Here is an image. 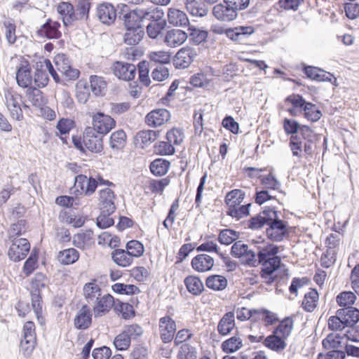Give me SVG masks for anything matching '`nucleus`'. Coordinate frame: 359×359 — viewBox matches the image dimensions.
I'll return each instance as SVG.
<instances>
[{
    "label": "nucleus",
    "mask_w": 359,
    "mask_h": 359,
    "mask_svg": "<svg viewBox=\"0 0 359 359\" xmlns=\"http://www.w3.org/2000/svg\"><path fill=\"white\" fill-rule=\"evenodd\" d=\"M293 329V320L290 318L283 320L271 335V350L281 353L287 346L286 340Z\"/></svg>",
    "instance_id": "f257e3e1"
},
{
    "label": "nucleus",
    "mask_w": 359,
    "mask_h": 359,
    "mask_svg": "<svg viewBox=\"0 0 359 359\" xmlns=\"http://www.w3.org/2000/svg\"><path fill=\"white\" fill-rule=\"evenodd\" d=\"M212 30L217 34H225L228 38L238 42H241L254 32L253 27L250 26H239L233 29H224L222 27L214 26Z\"/></svg>",
    "instance_id": "f03ea898"
},
{
    "label": "nucleus",
    "mask_w": 359,
    "mask_h": 359,
    "mask_svg": "<svg viewBox=\"0 0 359 359\" xmlns=\"http://www.w3.org/2000/svg\"><path fill=\"white\" fill-rule=\"evenodd\" d=\"M92 125L90 128H93L99 135H104L116 126V121L110 116L97 112L92 116Z\"/></svg>",
    "instance_id": "7ed1b4c3"
},
{
    "label": "nucleus",
    "mask_w": 359,
    "mask_h": 359,
    "mask_svg": "<svg viewBox=\"0 0 359 359\" xmlns=\"http://www.w3.org/2000/svg\"><path fill=\"white\" fill-rule=\"evenodd\" d=\"M8 251V256L13 262L25 259L30 250V244L26 238H14Z\"/></svg>",
    "instance_id": "20e7f679"
},
{
    "label": "nucleus",
    "mask_w": 359,
    "mask_h": 359,
    "mask_svg": "<svg viewBox=\"0 0 359 359\" xmlns=\"http://www.w3.org/2000/svg\"><path fill=\"white\" fill-rule=\"evenodd\" d=\"M231 255L239 258L243 263L248 265L255 266L257 260L256 259L255 252L248 249V246L242 241L236 242L231 247Z\"/></svg>",
    "instance_id": "39448f33"
},
{
    "label": "nucleus",
    "mask_w": 359,
    "mask_h": 359,
    "mask_svg": "<svg viewBox=\"0 0 359 359\" xmlns=\"http://www.w3.org/2000/svg\"><path fill=\"white\" fill-rule=\"evenodd\" d=\"M83 143L84 147L92 152L100 153L103 149L102 137L90 127H87L84 130Z\"/></svg>",
    "instance_id": "423d86ee"
},
{
    "label": "nucleus",
    "mask_w": 359,
    "mask_h": 359,
    "mask_svg": "<svg viewBox=\"0 0 359 359\" xmlns=\"http://www.w3.org/2000/svg\"><path fill=\"white\" fill-rule=\"evenodd\" d=\"M176 330V323L170 316H165L159 319L158 332L163 343H169L173 339Z\"/></svg>",
    "instance_id": "0eeeda50"
},
{
    "label": "nucleus",
    "mask_w": 359,
    "mask_h": 359,
    "mask_svg": "<svg viewBox=\"0 0 359 359\" xmlns=\"http://www.w3.org/2000/svg\"><path fill=\"white\" fill-rule=\"evenodd\" d=\"M5 98L6 104L11 117L17 121L22 120L23 114L20 106V103L22 102L21 95L13 91H8L5 94Z\"/></svg>",
    "instance_id": "6e6552de"
},
{
    "label": "nucleus",
    "mask_w": 359,
    "mask_h": 359,
    "mask_svg": "<svg viewBox=\"0 0 359 359\" xmlns=\"http://www.w3.org/2000/svg\"><path fill=\"white\" fill-rule=\"evenodd\" d=\"M98 181L94 177H88L84 175H79L75 177L74 187L77 191L85 196H90L95 193Z\"/></svg>",
    "instance_id": "1a4fd4ad"
},
{
    "label": "nucleus",
    "mask_w": 359,
    "mask_h": 359,
    "mask_svg": "<svg viewBox=\"0 0 359 359\" xmlns=\"http://www.w3.org/2000/svg\"><path fill=\"white\" fill-rule=\"evenodd\" d=\"M170 119V114L165 109H155L145 116V123L151 128H157L167 123Z\"/></svg>",
    "instance_id": "9d476101"
},
{
    "label": "nucleus",
    "mask_w": 359,
    "mask_h": 359,
    "mask_svg": "<svg viewBox=\"0 0 359 359\" xmlns=\"http://www.w3.org/2000/svg\"><path fill=\"white\" fill-rule=\"evenodd\" d=\"M197 54L194 48L184 47L181 48L175 55L173 64L177 69H185L189 67Z\"/></svg>",
    "instance_id": "9b49d317"
},
{
    "label": "nucleus",
    "mask_w": 359,
    "mask_h": 359,
    "mask_svg": "<svg viewBox=\"0 0 359 359\" xmlns=\"http://www.w3.org/2000/svg\"><path fill=\"white\" fill-rule=\"evenodd\" d=\"M111 68L114 75L124 81L133 80L136 74V67L130 63L117 61Z\"/></svg>",
    "instance_id": "f8f14e48"
},
{
    "label": "nucleus",
    "mask_w": 359,
    "mask_h": 359,
    "mask_svg": "<svg viewBox=\"0 0 359 359\" xmlns=\"http://www.w3.org/2000/svg\"><path fill=\"white\" fill-rule=\"evenodd\" d=\"M93 311L95 318L101 317L107 313L112 306H115L116 302L114 297L109 294H105L99 297L97 301L93 302Z\"/></svg>",
    "instance_id": "ddd939ff"
},
{
    "label": "nucleus",
    "mask_w": 359,
    "mask_h": 359,
    "mask_svg": "<svg viewBox=\"0 0 359 359\" xmlns=\"http://www.w3.org/2000/svg\"><path fill=\"white\" fill-rule=\"evenodd\" d=\"M271 215V240L280 241L287 234V230L285 223L278 217L277 212L273 211Z\"/></svg>",
    "instance_id": "4468645a"
},
{
    "label": "nucleus",
    "mask_w": 359,
    "mask_h": 359,
    "mask_svg": "<svg viewBox=\"0 0 359 359\" xmlns=\"http://www.w3.org/2000/svg\"><path fill=\"white\" fill-rule=\"evenodd\" d=\"M16 81L18 86L24 88L32 86L33 76L31 66L28 62H22L18 66L16 72Z\"/></svg>",
    "instance_id": "2eb2a0df"
},
{
    "label": "nucleus",
    "mask_w": 359,
    "mask_h": 359,
    "mask_svg": "<svg viewBox=\"0 0 359 359\" xmlns=\"http://www.w3.org/2000/svg\"><path fill=\"white\" fill-rule=\"evenodd\" d=\"M99 204L101 210L112 214L116 210L115 195L109 188L101 189L99 192Z\"/></svg>",
    "instance_id": "dca6fc26"
},
{
    "label": "nucleus",
    "mask_w": 359,
    "mask_h": 359,
    "mask_svg": "<svg viewBox=\"0 0 359 359\" xmlns=\"http://www.w3.org/2000/svg\"><path fill=\"white\" fill-rule=\"evenodd\" d=\"M97 15L103 24L110 25L113 24L116 20V12L111 4L103 3L97 7Z\"/></svg>",
    "instance_id": "f3484780"
},
{
    "label": "nucleus",
    "mask_w": 359,
    "mask_h": 359,
    "mask_svg": "<svg viewBox=\"0 0 359 359\" xmlns=\"http://www.w3.org/2000/svg\"><path fill=\"white\" fill-rule=\"evenodd\" d=\"M215 264L214 259L206 254H201L194 257L191 260L192 268L199 272L204 273L210 271Z\"/></svg>",
    "instance_id": "a211bd4d"
},
{
    "label": "nucleus",
    "mask_w": 359,
    "mask_h": 359,
    "mask_svg": "<svg viewBox=\"0 0 359 359\" xmlns=\"http://www.w3.org/2000/svg\"><path fill=\"white\" fill-rule=\"evenodd\" d=\"M213 15L219 20L229 22L234 20L237 16V12L227 4H219L213 7Z\"/></svg>",
    "instance_id": "6ab92c4d"
},
{
    "label": "nucleus",
    "mask_w": 359,
    "mask_h": 359,
    "mask_svg": "<svg viewBox=\"0 0 359 359\" xmlns=\"http://www.w3.org/2000/svg\"><path fill=\"white\" fill-rule=\"evenodd\" d=\"M187 39L186 32L181 29H172L165 34L164 42L171 48H176L183 44Z\"/></svg>",
    "instance_id": "aec40b11"
},
{
    "label": "nucleus",
    "mask_w": 359,
    "mask_h": 359,
    "mask_svg": "<svg viewBox=\"0 0 359 359\" xmlns=\"http://www.w3.org/2000/svg\"><path fill=\"white\" fill-rule=\"evenodd\" d=\"M83 293L87 302L91 304L99 299V297L102 294V291L97 283V280L93 279L83 285Z\"/></svg>",
    "instance_id": "412c9836"
},
{
    "label": "nucleus",
    "mask_w": 359,
    "mask_h": 359,
    "mask_svg": "<svg viewBox=\"0 0 359 359\" xmlns=\"http://www.w3.org/2000/svg\"><path fill=\"white\" fill-rule=\"evenodd\" d=\"M92 322L91 309L88 305H83L74 318V325L77 329H87Z\"/></svg>",
    "instance_id": "4be33fe9"
},
{
    "label": "nucleus",
    "mask_w": 359,
    "mask_h": 359,
    "mask_svg": "<svg viewBox=\"0 0 359 359\" xmlns=\"http://www.w3.org/2000/svg\"><path fill=\"white\" fill-rule=\"evenodd\" d=\"M258 263L262 264L264 268L262 269V276L267 278L269 276V243H262V245L257 246Z\"/></svg>",
    "instance_id": "5701e85b"
},
{
    "label": "nucleus",
    "mask_w": 359,
    "mask_h": 359,
    "mask_svg": "<svg viewBox=\"0 0 359 359\" xmlns=\"http://www.w3.org/2000/svg\"><path fill=\"white\" fill-rule=\"evenodd\" d=\"M279 271L281 276V281L279 282V285H276V292H281L282 290L279 289L281 285H285V278L288 276V270L285 267L284 265L281 264L280 257L273 256L271 257V279L273 276V273Z\"/></svg>",
    "instance_id": "b1692460"
},
{
    "label": "nucleus",
    "mask_w": 359,
    "mask_h": 359,
    "mask_svg": "<svg viewBox=\"0 0 359 359\" xmlns=\"http://www.w3.org/2000/svg\"><path fill=\"white\" fill-rule=\"evenodd\" d=\"M167 18L168 22L176 27H183L187 25L189 22L186 13L173 7L168 8Z\"/></svg>",
    "instance_id": "393cba45"
},
{
    "label": "nucleus",
    "mask_w": 359,
    "mask_h": 359,
    "mask_svg": "<svg viewBox=\"0 0 359 359\" xmlns=\"http://www.w3.org/2000/svg\"><path fill=\"white\" fill-rule=\"evenodd\" d=\"M337 314L341 316L347 327H353L359 321V310L354 307L338 309Z\"/></svg>",
    "instance_id": "a878e982"
},
{
    "label": "nucleus",
    "mask_w": 359,
    "mask_h": 359,
    "mask_svg": "<svg viewBox=\"0 0 359 359\" xmlns=\"http://www.w3.org/2000/svg\"><path fill=\"white\" fill-rule=\"evenodd\" d=\"M72 243L74 246L82 250L90 248L95 243L93 232L86 231L75 234L73 236Z\"/></svg>",
    "instance_id": "bb28decb"
},
{
    "label": "nucleus",
    "mask_w": 359,
    "mask_h": 359,
    "mask_svg": "<svg viewBox=\"0 0 359 359\" xmlns=\"http://www.w3.org/2000/svg\"><path fill=\"white\" fill-rule=\"evenodd\" d=\"M120 5H118V7ZM121 10L123 12H126L124 15V24L126 28L141 27L139 25L140 21L142 20L140 15H139L138 9L136 8L132 11L128 12V6L126 4H121Z\"/></svg>",
    "instance_id": "cd10ccee"
},
{
    "label": "nucleus",
    "mask_w": 359,
    "mask_h": 359,
    "mask_svg": "<svg viewBox=\"0 0 359 359\" xmlns=\"http://www.w3.org/2000/svg\"><path fill=\"white\" fill-rule=\"evenodd\" d=\"M139 15L142 20H150L151 22H158L160 20H165L163 19L164 12L158 7H150L146 9H138Z\"/></svg>",
    "instance_id": "c85d7f7f"
},
{
    "label": "nucleus",
    "mask_w": 359,
    "mask_h": 359,
    "mask_svg": "<svg viewBox=\"0 0 359 359\" xmlns=\"http://www.w3.org/2000/svg\"><path fill=\"white\" fill-rule=\"evenodd\" d=\"M235 327V315L233 312H228L220 319L217 331L222 335H226Z\"/></svg>",
    "instance_id": "c756f323"
},
{
    "label": "nucleus",
    "mask_w": 359,
    "mask_h": 359,
    "mask_svg": "<svg viewBox=\"0 0 359 359\" xmlns=\"http://www.w3.org/2000/svg\"><path fill=\"white\" fill-rule=\"evenodd\" d=\"M306 75L318 81H331L334 76L321 69L315 67H307L304 69Z\"/></svg>",
    "instance_id": "7c9ffc66"
},
{
    "label": "nucleus",
    "mask_w": 359,
    "mask_h": 359,
    "mask_svg": "<svg viewBox=\"0 0 359 359\" xmlns=\"http://www.w3.org/2000/svg\"><path fill=\"white\" fill-rule=\"evenodd\" d=\"M57 11L60 15L65 26H67L74 22V10L73 6L70 3L62 2L59 4Z\"/></svg>",
    "instance_id": "2f4dec72"
},
{
    "label": "nucleus",
    "mask_w": 359,
    "mask_h": 359,
    "mask_svg": "<svg viewBox=\"0 0 359 359\" xmlns=\"http://www.w3.org/2000/svg\"><path fill=\"white\" fill-rule=\"evenodd\" d=\"M79 258V252L73 248L61 250L57 254L58 262L63 265L75 263Z\"/></svg>",
    "instance_id": "473e14b6"
},
{
    "label": "nucleus",
    "mask_w": 359,
    "mask_h": 359,
    "mask_svg": "<svg viewBox=\"0 0 359 359\" xmlns=\"http://www.w3.org/2000/svg\"><path fill=\"white\" fill-rule=\"evenodd\" d=\"M60 23L55 21L48 20L45 23L39 30L42 36H46L49 39H58L61 36L59 31Z\"/></svg>",
    "instance_id": "72a5a7b5"
},
{
    "label": "nucleus",
    "mask_w": 359,
    "mask_h": 359,
    "mask_svg": "<svg viewBox=\"0 0 359 359\" xmlns=\"http://www.w3.org/2000/svg\"><path fill=\"white\" fill-rule=\"evenodd\" d=\"M113 261L118 266L126 267L130 266L133 259L128 251L123 249H116L111 252Z\"/></svg>",
    "instance_id": "f704fd0d"
},
{
    "label": "nucleus",
    "mask_w": 359,
    "mask_h": 359,
    "mask_svg": "<svg viewBox=\"0 0 359 359\" xmlns=\"http://www.w3.org/2000/svg\"><path fill=\"white\" fill-rule=\"evenodd\" d=\"M319 299L318 292L316 290L311 289L304 295L302 303L303 309L307 312H312L317 306Z\"/></svg>",
    "instance_id": "c9c22d12"
},
{
    "label": "nucleus",
    "mask_w": 359,
    "mask_h": 359,
    "mask_svg": "<svg viewBox=\"0 0 359 359\" xmlns=\"http://www.w3.org/2000/svg\"><path fill=\"white\" fill-rule=\"evenodd\" d=\"M184 284L188 291L194 295H199L204 290L203 282L196 276H187L184 279Z\"/></svg>",
    "instance_id": "e433bc0d"
},
{
    "label": "nucleus",
    "mask_w": 359,
    "mask_h": 359,
    "mask_svg": "<svg viewBox=\"0 0 359 359\" xmlns=\"http://www.w3.org/2000/svg\"><path fill=\"white\" fill-rule=\"evenodd\" d=\"M144 36V31L142 27L126 28V32L124 34V42L130 46H134L142 40Z\"/></svg>",
    "instance_id": "4c0bfd02"
},
{
    "label": "nucleus",
    "mask_w": 359,
    "mask_h": 359,
    "mask_svg": "<svg viewBox=\"0 0 359 359\" xmlns=\"http://www.w3.org/2000/svg\"><path fill=\"white\" fill-rule=\"evenodd\" d=\"M206 286L216 291H221L227 286V280L224 276L219 275H212L205 280Z\"/></svg>",
    "instance_id": "58836bf2"
},
{
    "label": "nucleus",
    "mask_w": 359,
    "mask_h": 359,
    "mask_svg": "<svg viewBox=\"0 0 359 359\" xmlns=\"http://www.w3.org/2000/svg\"><path fill=\"white\" fill-rule=\"evenodd\" d=\"M212 80V74L201 72L195 74L191 77L190 83L195 87L206 88L210 86Z\"/></svg>",
    "instance_id": "ea45409f"
},
{
    "label": "nucleus",
    "mask_w": 359,
    "mask_h": 359,
    "mask_svg": "<svg viewBox=\"0 0 359 359\" xmlns=\"http://www.w3.org/2000/svg\"><path fill=\"white\" fill-rule=\"evenodd\" d=\"M344 337L339 334L330 333L323 340L322 345L326 350L339 349L341 346Z\"/></svg>",
    "instance_id": "a19ab883"
},
{
    "label": "nucleus",
    "mask_w": 359,
    "mask_h": 359,
    "mask_svg": "<svg viewBox=\"0 0 359 359\" xmlns=\"http://www.w3.org/2000/svg\"><path fill=\"white\" fill-rule=\"evenodd\" d=\"M187 11L194 16L203 17L207 14V9L198 0H183Z\"/></svg>",
    "instance_id": "79ce46f5"
},
{
    "label": "nucleus",
    "mask_w": 359,
    "mask_h": 359,
    "mask_svg": "<svg viewBox=\"0 0 359 359\" xmlns=\"http://www.w3.org/2000/svg\"><path fill=\"white\" fill-rule=\"evenodd\" d=\"M27 101L35 107H41L44 104L42 92L36 88H29L26 93Z\"/></svg>",
    "instance_id": "37998d69"
},
{
    "label": "nucleus",
    "mask_w": 359,
    "mask_h": 359,
    "mask_svg": "<svg viewBox=\"0 0 359 359\" xmlns=\"http://www.w3.org/2000/svg\"><path fill=\"white\" fill-rule=\"evenodd\" d=\"M245 198V194L239 189L229 192L225 197V202L229 207L239 205Z\"/></svg>",
    "instance_id": "c03bdc74"
},
{
    "label": "nucleus",
    "mask_w": 359,
    "mask_h": 359,
    "mask_svg": "<svg viewBox=\"0 0 359 359\" xmlns=\"http://www.w3.org/2000/svg\"><path fill=\"white\" fill-rule=\"evenodd\" d=\"M170 163L168 161L158 158L154 160L150 165L151 172L158 176L166 174L169 168Z\"/></svg>",
    "instance_id": "a18cd8bd"
},
{
    "label": "nucleus",
    "mask_w": 359,
    "mask_h": 359,
    "mask_svg": "<svg viewBox=\"0 0 359 359\" xmlns=\"http://www.w3.org/2000/svg\"><path fill=\"white\" fill-rule=\"evenodd\" d=\"M242 346V339L238 336H234L224 341L222 344V348L226 353H233L240 349Z\"/></svg>",
    "instance_id": "49530a36"
},
{
    "label": "nucleus",
    "mask_w": 359,
    "mask_h": 359,
    "mask_svg": "<svg viewBox=\"0 0 359 359\" xmlns=\"http://www.w3.org/2000/svg\"><path fill=\"white\" fill-rule=\"evenodd\" d=\"M126 135L123 130L114 132L110 137V146L114 149H120L125 145Z\"/></svg>",
    "instance_id": "de8ad7c7"
},
{
    "label": "nucleus",
    "mask_w": 359,
    "mask_h": 359,
    "mask_svg": "<svg viewBox=\"0 0 359 359\" xmlns=\"http://www.w3.org/2000/svg\"><path fill=\"white\" fill-rule=\"evenodd\" d=\"M90 4L88 0H81L79 2L76 11H74V21L79 20H86L88 17V13Z\"/></svg>",
    "instance_id": "09e8293b"
},
{
    "label": "nucleus",
    "mask_w": 359,
    "mask_h": 359,
    "mask_svg": "<svg viewBox=\"0 0 359 359\" xmlns=\"http://www.w3.org/2000/svg\"><path fill=\"white\" fill-rule=\"evenodd\" d=\"M166 20H160L158 22H151L147 26V33L151 39H156L161 32L165 28Z\"/></svg>",
    "instance_id": "8fccbe9b"
},
{
    "label": "nucleus",
    "mask_w": 359,
    "mask_h": 359,
    "mask_svg": "<svg viewBox=\"0 0 359 359\" xmlns=\"http://www.w3.org/2000/svg\"><path fill=\"white\" fill-rule=\"evenodd\" d=\"M5 29V37L9 44H13L17 39L16 25L11 20H6L3 22Z\"/></svg>",
    "instance_id": "3c124183"
},
{
    "label": "nucleus",
    "mask_w": 359,
    "mask_h": 359,
    "mask_svg": "<svg viewBox=\"0 0 359 359\" xmlns=\"http://www.w3.org/2000/svg\"><path fill=\"white\" fill-rule=\"evenodd\" d=\"M91 91L95 95H100L107 87V83L102 77L96 75L91 76L90 78Z\"/></svg>",
    "instance_id": "603ef678"
},
{
    "label": "nucleus",
    "mask_w": 359,
    "mask_h": 359,
    "mask_svg": "<svg viewBox=\"0 0 359 359\" xmlns=\"http://www.w3.org/2000/svg\"><path fill=\"white\" fill-rule=\"evenodd\" d=\"M269 221V210L265 209L257 216L251 219L249 226L251 229H259Z\"/></svg>",
    "instance_id": "864d4df0"
},
{
    "label": "nucleus",
    "mask_w": 359,
    "mask_h": 359,
    "mask_svg": "<svg viewBox=\"0 0 359 359\" xmlns=\"http://www.w3.org/2000/svg\"><path fill=\"white\" fill-rule=\"evenodd\" d=\"M239 238V233L232 229L222 230L219 234L218 240L221 244L230 245Z\"/></svg>",
    "instance_id": "5fc2aeb1"
},
{
    "label": "nucleus",
    "mask_w": 359,
    "mask_h": 359,
    "mask_svg": "<svg viewBox=\"0 0 359 359\" xmlns=\"http://www.w3.org/2000/svg\"><path fill=\"white\" fill-rule=\"evenodd\" d=\"M304 116L309 121L315 122L318 121L322 114L318 108L313 104L308 102L303 108Z\"/></svg>",
    "instance_id": "6e6d98bb"
},
{
    "label": "nucleus",
    "mask_w": 359,
    "mask_h": 359,
    "mask_svg": "<svg viewBox=\"0 0 359 359\" xmlns=\"http://www.w3.org/2000/svg\"><path fill=\"white\" fill-rule=\"evenodd\" d=\"M166 139L174 146H177L184 141V134L182 129L173 128L167 132Z\"/></svg>",
    "instance_id": "4d7b16f0"
},
{
    "label": "nucleus",
    "mask_w": 359,
    "mask_h": 359,
    "mask_svg": "<svg viewBox=\"0 0 359 359\" xmlns=\"http://www.w3.org/2000/svg\"><path fill=\"white\" fill-rule=\"evenodd\" d=\"M126 251L130 255L132 258L141 257L144 251L143 245L138 241L132 240L126 244Z\"/></svg>",
    "instance_id": "13d9d810"
},
{
    "label": "nucleus",
    "mask_w": 359,
    "mask_h": 359,
    "mask_svg": "<svg viewBox=\"0 0 359 359\" xmlns=\"http://www.w3.org/2000/svg\"><path fill=\"white\" fill-rule=\"evenodd\" d=\"M148 57L151 62L160 64H168L170 60V54L165 50L151 51Z\"/></svg>",
    "instance_id": "bf43d9fd"
},
{
    "label": "nucleus",
    "mask_w": 359,
    "mask_h": 359,
    "mask_svg": "<svg viewBox=\"0 0 359 359\" xmlns=\"http://www.w3.org/2000/svg\"><path fill=\"white\" fill-rule=\"evenodd\" d=\"M356 299V296L352 292H343L337 297V302L340 306L351 307Z\"/></svg>",
    "instance_id": "052dcab7"
},
{
    "label": "nucleus",
    "mask_w": 359,
    "mask_h": 359,
    "mask_svg": "<svg viewBox=\"0 0 359 359\" xmlns=\"http://www.w3.org/2000/svg\"><path fill=\"white\" fill-rule=\"evenodd\" d=\"M139 80L145 86H148L151 83L149 78V63L146 61H142L138 64Z\"/></svg>",
    "instance_id": "680f3d73"
},
{
    "label": "nucleus",
    "mask_w": 359,
    "mask_h": 359,
    "mask_svg": "<svg viewBox=\"0 0 359 359\" xmlns=\"http://www.w3.org/2000/svg\"><path fill=\"white\" fill-rule=\"evenodd\" d=\"M177 359H197L196 348L189 344H183L177 353Z\"/></svg>",
    "instance_id": "e2e57ef3"
},
{
    "label": "nucleus",
    "mask_w": 359,
    "mask_h": 359,
    "mask_svg": "<svg viewBox=\"0 0 359 359\" xmlns=\"http://www.w3.org/2000/svg\"><path fill=\"white\" fill-rule=\"evenodd\" d=\"M250 205L251 204L249 203L247 205H239L238 206L229 207L227 214L237 219H239L249 215V207Z\"/></svg>",
    "instance_id": "0e129e2a"
},
{
    "label": "nucleus",
    "mask_w": 359,
    "mask_h": 359,
    "mask_svg": "<svg viewBox=\"0 0 359 359\" xmlns=\"http://www.w3.org/2000/svg\"><path fill=\"white\" fill-rule=\"evenodd\" d=\"M49 79L46 70L41 69H36L33 77V83L34 88L45 87L48 83Z\"/></svg>",
    "instance_id": "69168bd1"
},
{
    "label": "nucleus",
    "mask_w": 359,
    "mask_h": 359,
    "mask_svg": "<svg viewBox=\"0 0 359 359\" xmlns=\"http://www.w3.org/2000/svg\"><path fill=\"white\" fill-rule=\"evenodd\" d=\"M112 290L115 292L128 295L140 292V290L137 286L134 285H126L123 283H116L113 285Z\"/></svg>",
    "instance_id": "338daca9"
},
{
    "label": "nucleus",
    "mask_w": 359,
    "mask_h": 359,
    "mask_svg": "<svg viewBox=\"0 0 359 359\" xmlns=\"http://www.w3.org/2000/svg\"><path fill=\"white\" fill-rule=\"evenodd\" d=\"M60 219L62 222L72 224L74 227H80L84 223V220L81 217H76L67 212H61Z\"/></svg>",
    "instance_id": "774afa93"
}]
</instances>
